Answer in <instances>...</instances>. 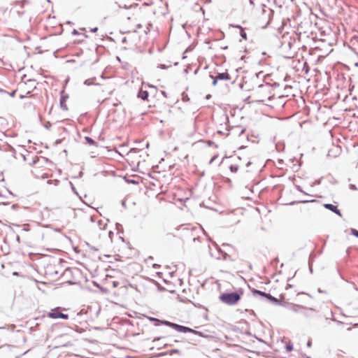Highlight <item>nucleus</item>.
Segmentation results:
<instances>
[{"instance_id":"obj_14","label":"nucleus","mask_w":358,"mask_h":358,"mask_svg":"<svg viewBox=\"0 0 358 358\" xmlns=\"http://www.w3.org/2000/svg\"><path fill=\"white\" fill-rule=\"evenodd\" d=\"M230 169L232 172H236L238 170L237 167H234L233 166H230Z\"/></svg>"},{"instance_id":"obj_8","label":"nucleus","mask_w":358,"mask_h":358,"mask_svg":"<svg viewBox=\"0 0 358 358\" xmlns=\"http://www.w3.org/2000/svg\"><path fill=\"white\" fill-rule=\"evenodd\" d=\"M148 94H149V93H148V90H146L145 89L142 87L138 93V97L141 98L143 100L149 101Z\"/></svg>"},{"instance_id":"obj_12","label":"nucleus","mask_w":358,"mask_h":358,"mask_svg":"<svg viewBox=\"0 0 358 358\" xmlns=\"http://www.w3.org/2000/svg\"><path fill=\"white\" fill-rule=\"evenodd\" d=\"M86 141H87L88 143L91 144V145H94L95 143V142L94 141V140H92L91 138L90 137H86L85 138Z\"/></svg>"},{"instance_id":"obj_16","label":"nucleus","mask_w":358,"mask_h":358,"mask_svg":"<svg viewBox=\"0 0 358 358\" xmlns=\"http://www.w3.org/2000/svg\"><path fill=\"white\" fill-rule=\"evenodd\" d=\"M73 34H78V31L74 29L72 32Z\"/></svg>"},{"instance_id":"obj_5","label":"nucleus","mask_w":358,"mask_h":358,"mask_svg":"<svg viewBox=\"0 0 358 358\" xmlns=\"http://www.w3.org/2000/svg\"><path fill=\"white\" fill-rule=\"evenodd\" d=\"M252 293L254 294L261 295L262 296H264V297L267 298L270 301H274V302H276V301H278L277 299H275V297L272 296L270 294H267L266 292H262V291H259V290H257V289H252Z\"/></svg>"},{"instance_id":"obj_1","label":"nucleus","mask_w":358,"mask_h":358,"mask_svg":"<svg viewBox=\"0 0 358 358\" xmlns=\"http://www.w3.org/2000/svg\"><path fill=\"white\" fill-rule=\"evenodd\" d=\"M243 295V290L242 289H239L236 292L222 293L219 296V299L222 303L229 306H233L238 303Z\"/></svg>"},{"instance_id":"obj_4","label":"nucleus","mask_w":358,"mask_h":358,"mask_svg":"<svg viewBox=\"0 0 358 358\" xmlns=\"http://www.w3.org/2000/svg\"><path fill=\"white\" fill-rule=\"evenodd\" d=\"M169 325L173 327L175 329H176L177 331H180V332H184V333L192 332V333H194V334L197 333L196 331H194L190 328L180 326V325L176 324H173V323L169 322Z\"/></svg>"},{"instance_id":"obj_7","label":"nucleus","mask_w":358,"mask_h":358,"mask_svg":"<svg viewBox=\"0 0 358 358\" xmlns=\"http://www.w3.org/2000/svg\"><path fill=\"white\" fill-rule=\"evenodd\" d=\"M230 79V76L227 72L220 73L216 76L215 79L213 80V84L215 85L217 80H228Z\"/></svg>"},{"instance_id":"obj_2","label":"nucleus","mask_w":358,"mask_h":358,"mask_svg":"<svg viewBox=\"0 0 358 358\" xmlns=\"http://www.w3.org/2000/svg\"><path fill=\"white\" fill-rule=\"evenodd\" d=\"M254 96L256 101L259 102H266L273 97L271 88L268 86L259 87L255 92Z\"/></svg>"},{"instance_id":"obj_10","label":"nucleus","mask_w":358,"mask_h":358,"mask_svg":"<svg viewBox=\"0 0 358 358\" xmlns=\"http://www.w3.org/2000/svg\"><path fill=\"white\" fill-rule=\"evenodd\" d=\"M236 27H238L240 29V34H241V37L244 40H247V34H246L245 31H244L243 28L240 26H236Z\"/></svg>"},{"instance_id":"obj_6","label":"nucleus","mask_w":358,"mask_h":358,"mask_svg":"<svg viewBox=\"0 0 358 358\" xmlns=\"http://www.w3.org/2000/svg\"><path fill=\"white\" fill-rule=\"evenodd\" d=\"M68 98H69L68 95L64 94V92H62L59 104H60V107L64 110H66L68 109V107L66 105V101H67Z\"/></svg>"},{"instance_id":"obj_3","label":"nucleus","mask_w":358,"mask_h":358,"mask_svg":"<svg viewBox=\"0 0 358 358\" xmlns=\"http://www.w3.org/2000/svg\"><path fill=\"white\" fill-rule=\"evenodd\" d=\"M65 308L61 307H56L52 308L48 313L47 316L51 319H64L68 320L69 315L62 313V310H65Z\"/></svg>"},{"instance_id":"obj_9","label":"nucleus","mask_w":358,"mask_h":358,"mask_svg":"<svg viewBox=\"0 0 358 358\" xmlns=\"http://www.w3.org/2000/svg\"><path fill=\"white\" fill-rule=\"evenodd\" d=\"M324 207L333 212H334L335 213L341 215V213H340V210L337 208V207L333 204H324Z\"/></svg>"},{"instance_id":"obj_15","label":"nucleus","mask_w":358,"mask_h":358,"mask_svg":"<svg viewBox=\"0 0 358 358\" xmlns=\"http://www.w3.org/2000/svg\"><path fill=\"white\" fill-rule=\"evenodd\" d=\"M307 345H308V347H311V345H312V342H311L310 341H308V343H307Z\"/></svg>"},{"instance_id":"obj_13","label":"nucleus","mask_w":358,"mask_h":358,"mask_svg":"<svg viewBox=\"0 0 358 358\" xmlns=\"http://www.w3.org/2000/svg\"><path fill=\"white\" fill-rule=\"evenodd\" d=\"M351 233L352 234H353L354 236L358 237V231L355 229H352L351 230Z\"/></svg>"},{"instance_id":"obj_11","label":"nucleus","mask_w":358,"mask_h":358,"mask_svg":"<svg viewBox=\"0 0 358 358\" xmlns=\"http://www.w3.org/2000/svg\"><path fill=\"white\" fill-rule=\"evenodd\" d=\"M285 348L287 352H291L293 350V345L291 343H288L286 345Z\"/></svg>"}]
</instances>
